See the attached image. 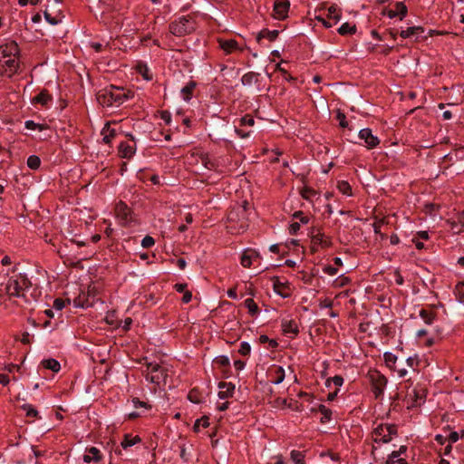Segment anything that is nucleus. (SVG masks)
I'll use <instances>...</instances> for the list:
<instances>
[{"label": "nucleus", "instance_id": "obj_16", "mask_svg": "<svg viewBox=\"0 0 464 464\" xmlns=\"http://www.w3.org/2000/svg\"><path fill=\"white\" fill-rule=\"evenodd\" d=\"M102 459L101 451L95 448L91 447L86 449V454L83 456V461L86 463H90L92 461L99 462Z\"/></svg>", "mask_w": 464, "mask_h": 464}, {"label": "nucleus", "instance_id": "obj_56", "mask_svg": "<svg viewBox=\"0 0 464 464\" xmlns=\"http://www.w3.org/2000/svg\"><path fill=\"white\" fill-rule=\"evenodd\" d=\"M397 452L392 451L389 456L385 462V464H396V460L398 459Z\"/></svg>", "mask_w": 464, "mask_h": 464}, {"label": "nucleus", "instance_id": "obj_31", "mask_svg": "<svg viewBox=\"0 0 464 464\" xmlns=\"http://www.w3.org/2000/svg\"><path fill=\"white\" fill-rule=\"evenodd\" d=\"M318 411L322 414L321 422L325 423L331 420L332 417V411L328 408H326L324 405L320 404L318 406Z\"/></svg>", "mask_w": 464, "mask_h": 464}, {"label": "nucleus", "instance_id": "obj_22", "mask_svg": "<svg viewBox=\"0 0 464 464\" xmlns=\"http://www.w3.org/2000/svg\"><path fill=\"white\" fill-rule=\"evenodd\" d=\"M140 441V438L139 436L133 437L131 434H125L122 441L121 442V446L122 449L126 450L127 448L131 447Z\"/></svg>", "mask_w": 464, "mask_h": 464}, {"label": "nucleus", "instance_id": "obj_1", "mask_svg": "<svg viewBox=\"0 0 464 464\" xmlns=\"http://www.w3.org/2000/svg\"><path fill=\"white\" fill-rule=\"evenodd\" d=\"M130 97H132L131 92H126L123 89L112 85L99 91L97 93V101L103 107H110L114 104L121 105Z\"/></svg>", "mask_w": 464, "mask_h": 464}, {"label": "nucleus", "instance_id": "obj_49", "mask_svg": "<svg viewBox=\"0 0 464 464\" xmlns=\"http://www.w3.org/2000/svg\"><path fill=\"white\" fill-rule=\"evenodd\" d=\"M155 244V240L150 236H146L141 240V246L145 248L150 247Z\"/></svg>", "mask_w": 464, "mask_h": 464}, {"label": "nucleus", "instance_id": "obj_7", "mask_svg": "<svg viewBox=\"0 0 464 464\" xmlns=\"http://www.w3.org/2000/svg\"><path fill=\"white\" fill-rule=\"evenodd\" d=\"M310 234L312 242L311 249L313 252L316 251V246H320L322 247H328L331 246V241L324 239V235L319 228L313 227Z\"/></svg>", "mask_w": 464, "mask_h": 464}, {"label": "nucleus", "instance_id": "obj_53", "mask_svg": "<svg viewBox=\"0 0 464 464\" xmlns=\"http://www.w3.org/2000/svg\"><path fill=\"white\" fill-rule=\"evenodd\" d=\"M44 14L45 20L53 25H55L60 22L59 19H57L56 17H53L47 11H45Z\"/></svg>", "mask_w": 464, "mask_h": 464}, {"label": "nucleus", "instance_id": "obj_48", "mask_svg": "<svg viewBox=\"0 0 464 464\" xmlns=\"http://www.w3.org/2000/svg\"><path fill=\"white\" fill-rule=\"evenodd\" d=\"M336 119L339 121V124L342 128H345L348 126L345 114L342 112L340 110L337 111Z\"/></svg>", "mask_w": 464, "mask_h": 464}, {"label": "nucleus", "instance_id": "obj_52", "mask_svg": "<svg viewBox=\"0 0 464 464\" xmlns=\"http://www.w3.org/2000/svg\"><path fill=\"white\" fill-rule=\"evenodd\" d=\"M65 306V301L62 298H56L53 301V308L57 311H61Z\"/></svg>", "mask_w": 464, "mask_h": 464}, {"label": "nucleus", "instance_id": "obj_46", "mask_svg": "<svg viewBox=\"0 0 464 464\" xmlns=\"http://www.w3.org/2000/svg\"><path fill=\"white\" fill-rule=\"evenodd\" d=\"M315 194H316L315 190L311 188H308V187H304L301 190V195L305 199H310Z\"/></svg>", "mask_w": 464, "mask_h": 464}, {"label": "nucleus", "instance_id": "obj_13", "mask_svg": "<svg viewBox=\"0 0 464 464\" xmlns=\"http://www.w3.org/2000/svg\"><path fill=\"white\" fill-rule=\"evenodd\" d=\"M115 212L117 218H120L122 222H128L130 220V209L124 202L120 201L116 205Z\"/></svg>", "mask_w": 464, "mask_h": 464}, {"label": "nucleus", "instance_id": "obj_29", "mask_svg": "<svg viewBox=\"0 0 464 464\" xmlns=\"http://www.w3.org/2000/svg\"><path fill=\"white\" fill-rule=\"evenodd\" d=\"M245 306L248 309V313L254 316L259 313V308L253 298H247L244 302Z\"/></svg>", "mask_w": 464, "mask_h": 464}, {"label": "nucleus", "instance_id": "obj_30", "mask_svg": "<svg viewBox=\"0 0 464 464\" xmlns=\"http://www.w3.org/2000/svg\"><path fill=\"white\" fill-rule=\"evenodd\" d=\"M21 409L25 411L26 417L39 418V412L33 405L25 403L21 406Z\"/></svg>", "mask_w": 464, "mask_h": 464}, {"label": "nucleus", "instance_id": "obj_50", "mask_svg": "<svg viewBox=\"0 0 464 464\" xmlns=\"http://www.w3.org/2000/svg\"><path fill=\"white\" fill-rule=\"evenodd\" d=\"M254 123H255V120L250 115H245L240 119V125L253 126Z\"/></svg>", "mask_w": 464, "mask_h": 464}, {"label": "nucleus", "instance_id": "obj_64", "mask_svg": "<svg viewBox=\"0 0 464 464\" xmlns=\"http://www.w3.org/2000/svg\"><path fill=\"white\" fill-rule=\"evenodd\" d=\"M192 294L190 291H185L182 296V302L188 304L191 301Z\"/></svg>", "mask_w": 464, "mask_h": 464}, {"label": "nucleus", "instance_id": "obj_60", "mask_svg": "<svg viewBox=\"0 0 464 464\" xmlns=\"http://www.w3.org/2000/svg\"><path fill=\"white\" fill-rule=\"evenodd\" d=\"M132 403L134 405L135 408H138V407H144V408H148V404L147 402L145 401H140L138 398H133L132 399Z\"/></svg>", "mask_w": 464, "mask_h": 464}, {"label": "nucleus", "instance_id": "obj_54", "mask_svg": "<svg viewBox=\"0 0 464 464\" xmlns=\"http://www.w3.org/2000/svg\"><path fill=\"white\" fill-rule=\"evenodd\" d=\"M385 431L389 434V437L392 435L397 434V427L394 424H385Z\"/></svg>", "mask_w": 464, "mask_h": 464}, {"label": "nucleus", "instance_id": "obj_61", "mask_svg": "<svg viewBox=\"0 0 464 464\" xmlns=\"http://www.w3.org/2000/svg\"><path fill=\"white\" fill-rule=\"evenodd\" d=\"M333 306V301L325 298L324 300L320 302L321 308H331Z\"/></svg>", "mask_w": 464, "mask_h": 464}, {"label": "nucleus", "instance_id": "obj_62", "mask_svg": "<svg viewBox=\"0 0 464 464\" xmlns=\"http://www.w3.org/2000/svg\"><path fill=\"white\" fill-rule=\"evenodd\" d=\"M406 362H407V364L411 368H414L415 366H417L419 364L418 359L416 357H409L406 360Z\"/></svg>", "mask_w": 464, "mask_h": 464}, {"label": "nucleus", "instance_id": "obj_23", "mask_svg": "<svg viewBox=\"0 0 464 464\" xmlns=\"http://www.w3.org/2000/svg\"><path fill=\"white\" fill-rule=\"evenodd\" d=\"M52 100V96L46 90H43L38 95H36L33 102L45 106Z\"/></svg>", "mask_w": 464, "mask_h": 464}, {"label": "nucleus", "instance_id": "obj_32", "mask_svg": "<svg viewBox=\"0 0 464 464\" xmlns=\"http://www.w3.org/2000/svg\"><path fill=\"white\" fill-rule=\"evenodd\" d=\"M420 316L424 320V322L427 324H430L434 321L436 314L432 311L421 309L420 311Z\"/></svg>", "mask_w": 464, "mask_h": 464}, {"label": "nucleus", "instance_id": "obj_41", "mask_svg": "<svg viewBox=\"0 0 464 464\" xmlns=\"http://www.w3.org/2000/svg\"><path fill=\"white\" fill-rule=\"evenodd\" d=\"M199 424H202V427L207 428L209 426L208 418V417H202L201 419H198L196 420L193 430L195 432L199 431Z\"/></svg>", "mask_w": 464, "mask_h": 464}, {"label": "nucleus", "instance_id": "obj_27", "mask_svg": "<svg viewBox=\"0 0 464 464\" xmlns=\"http://www.w3.org/2000/svg\"><path fill=\"white\" fill-rule=\"evenodd\" d=\"M196 88V82L194 81H190L181 89V93L184 96V100L188 102L191 99L192 92Z\"/></svg>", "mask_w": 464, "mask_h": 464}, {"label": "nucleus", "instance_id": "obj_6", "mask_svg": "<svg viewBox=\"0 0 464 464\" xmlns=\"http://www.w3.org/2000/svg\"><path fill=\"white\" fill-rule=\"evenodd\" d=\"M370 377L372 384V392L374 393V396L378 398L379 396H381L384 387L387 384V379L379 372H374L373 373L371 374Z\"/></svg>", "mask_w": 464, "mask_h": 464}, {"label": "nucleus", "instance_id": "obj_10", "mask_svg": "<svg viewBox=\"0 0 464 464\" xmlns=\"http://www.w3.org/2000/svg\"><path fill=\"white\" fill-rule=\"evenodd\" d=\"M359 137L364 140L369 149L375 148L380 143V140L372 135V130L369 128L361 130L359 131Z\"/></svg>", "mask_w": 464, "mask_h": 464}, {"label": "nucleus", "instance_id": "obj_58", "mask_svg": "<svg viewBox=\"0 0 464 464\" xmlns=\"http://www.w3.org/2000/svg\"><path fill=\"white\" fill-rule=\"evenodd\" d=\"M457 224L460 225L461 227H464V211L459 214L457 221L452 222V227H454Z\"/></svg>", "mask_w": 464, "mask_h": 464}, {"label": "nucleus", "instance_id": "obj_17", "mask_svg": "<svg viewBox=\"0 0 464 464\" xmlns=\"http://www.w3.org/2000/svg\"><path fill=\"white\" fill-rule=\"evenodd\" d=\"M269 375L273 377L271 380L273 384H280L285 379V370L281 366H276L269 372Z\"/></svg>", "mask_w": 464, "mask_h": 464}, {"label": "nucleus", "instance_id": "obj_40", "mask_svg": "<svg viewBox=\"0 0 464 464\" xmlns=\"http://www.w3.org/2000/svg\"><path fill=\"white\" fill-rule=\"evenodd\" d=\"M291 459L295 464H304V454L298 450H292Z\"/></svg>", "mask_w": 464, "mask_h": 464}, {"label": "nucleus", "instance_id": "obj_4", "mask_svg": "<svg viewBox=\"0 0 464 464\" xmlns=\"http://www.w3.org/2000/svg\"><path fill=\"white\" fill-rule=\"evenodd\" d=\"M169 30L174 35L182 36L195 30L194 22L188 16H182L169 24Z\"/></svg>", "mask_w": 464, "mask_h": 464}, {"label": "nucleus", "instance_id": "obj_57", "mask_svg": "<svg viewBox=\"0 0 464 464\" xmlns=\"http://www.w3.org/2000/svg\"><path fill=\"white\" fill-rule=\"evenodd\" d=\"M299 229H300V223L294 222L289 227V233L291 235H295V234H296L298 232Z\"/></svg>", "mask_w": 464, "mask_h": 464}, {"label": "nucleus", "instance_id": "obj_59", "mask_svg": "<svg viewBox=\"0 0 464 464\" xmlns=\"http://www.w3.org/2000/svg\"><path fill=\"white\" fill-rule=\"evenodd\" d=\"M284 286V285L282 283H280L278 280H276L274 282V289L276 293H278L279 295H281L282 296H285V295H284L282 292H281V288Z\"/></svg>", "mask_w": 464, "mask_h": 464}, {"label": "nucleus", "instance_id": "obj_8", "mask_svg": "<svg viewBox=\"0 0 464 464\" xmlns=\"http://www.w3.org/2000/svg\"><path fill=\"white\" fill-rule=\"evenodd\" d=\"M227 220L229 223L227 228L231 233H241L244 231L242 228H240L242 216L237 209H233L229 212Z\"/></svg>", "mask_w": 464, "mask_h": 464}, {"label": "nucleus", "instance_id": "obj_39", "mask_svg": "<svg viewBox=\"0 0 464 464\" xmlns=\"http://www.w3.org/2000/svg\"><path fill=\"white\" fill-rule=\"evenodd\" d=\"M455 293L459 301L464 304V282L459 283L456 285Z\"/></svg>", "mask_w": 464, "mask_h": 464}, {"label": "nucleus", "instance_id": "obj_20", "mask_svg": "<svg viewBox=\"0 0 464 464\" xmlns=\"http://www.w3.org/2000/svg\"><path fill=\"white\" fill-rule=\"evenodd\" d=\"M424 33V28L421 26H411L408 27L406 30H402L400 33V35L402 38H409L412 35H420Z\"/></svg>", "mask_w": 464, "mask_h": 464}, {"label": "nucleus", "instance_id": "obj_2", "mask_svg": "<svg viewBox=\"0 0 464 464\" xmlns=\"http://www.w3.org/2000/svg\"><path fill=\"white\" fill-rule=\"evenodd\" d=\"M32 283L25 274H18L15 276H11L5 285V292L12 297L24 298L26 302L24 290L31 287Z\"/></svg>", "mask_w": 464, "mask_h": 464}, {"label": "nucleus", "instance_id": "obj_9", "mask_svg": "<svg viewBox=\"0 0 464 464\" xmlns=\"http://www.w3.org/2000/svg\"><path fill=\"white\" fill-rule=\"evenodd\" d=\"M289 8V0H276L274 4L275 17L278 20L285 19L287 17Z\"/></svg>", "mask_w": 464, "mask_h": 464}, {"label": "nucleus", "instance_id": "obj_26", "mask_svg": "<svg viewBox=\"0 0 464 464\" xmlns=\"http://www.w3.org/2000/svg\"><path fill=\"white\" fill-rule=\"evenodd\" d=\"M247 206H248V203L246 201H244L242 206H239L237 208H236L242 216L240 228H242L243 230H246V227H248L247 218L246 216Z\"/></svg>", "mask_w": 464, "mask_h": 464}, {"label": "nucleus", "instance_id": "obj_44", "mask_svg": "<svg viewBox=\"0 0 464 464\" xmlns=\"http://www.w3.org/2000/svg\"><path fill=\"white\" fill-rule=\"evenodd\" d=\"M24 125H25L26 129L32 130H43L44 129H45V127L44 125L35 123L34 121H26Z\"/></svg>", "mask_w": 464, "mask_h": 464}, {"label": "nucleus", "instance_id": "obj_21", "mask_svg": "<svg viewBox=\"0 0 464 464\" xmlns=\"http://www.w3.org/2000/svg\"><path fill=\"white\" fill-rule=\"evenodd\" d=\"M119 154L121 158L129 159L134 154V148L126 142H121L119 146Z\"/></svg>", "mask_w": 464, "mask_h": 464}, {"label": "nucleus", "instance_id": "obj_34", "mask_svg": "<svg viewBox=\"0 0 464 464\" xmlns=\"http://www.w3.org/2000/svg\"><path fill=\"white\" fill-rule=\"evenodd\" d=\"M257 73L250 72L242 76L241 82L243 85H250L253 82L257 81Z\"/></svg>", "mask_w": 464, "mask_h": 464}, {"label": "nucleus", "instance_id": "obj_37", "mask_svg": "<svg viewBox=\"0 0 464 464\" xmlns=\"http://www.w3.org/2000/svg\"><path fill=\"white\" fill-rule=\"evenodd\" d=\"M201 162L208 169H215L218 167L216 161L209 158L208 155L201 158Z\"/></svg>", "mask_w": 464, "mask_h": 464}, {"label": "nucleus", "instance_id": "obj_42", "mask_svg": "<svg viewBox=\"0 0 464 464\" xmlns=\"http://www.w3.org/2000/svg\"><path fill=\"white\" fill-rule=\"evenodd\" d=\"M328 16L335 22L340 20L341 14L337 12V7L335 5H332L328 8Z\"/></svg>", "mask_w": 464, "mask_h": 464}, {"label": "nucleus", "instance_id": "obj_45", "mask_svg": "<svg viewBox=\"0 0 464 464\" xmlns=\"http://www.w3.org/2000/svg\"><path fill=\"white\" fill-rule=\"evenodd\" d=\"M252 264V255H249L247 252H244V254L241 256V265L244 267H250Z\"/></svg>", "mask_w": 464, "mask_h": 464}, {"label": "nucleus", "instance_id": "obj_3", "mask_svg": "<svg viewBox=\"0 0 464 464\" xmlns=\"http://www.w3.org/2000/svg\"><path fill=\"white\" fill-rule=\"evenodd\" d=\"M145 370L142 371L147 381L151 383L160 385L166 382L168 376L167 369L160 363L156 362H148L147 358H143Z\"/></svg>", "mask_w": 464, "mask_h": 464}, {"label": "nucleus", "instance_id": "obj_43", "mask_svg": "<svg viewBox=\"0 0 464 464\" xmlns=\"http://www.w3.org/2000/svg\"><path fill=\"white\" fill-rule=\"evenodd\" d=\"M214 362L221 367L229 366V359L225 355H220L215 358Z\"/></svg>", "mask_w": 464, "mask_h": 464}, {"label": "nucleus", "instance_id": "obj_36", "mask_svg": "<svg viewBox=\"0 0 464 464\" xmlns=\"http://www.w3.org/2000/svg\"><path fill=\"white\" fill-rule=\"evenodd\" d=\"M337 188H338L339 191L341 193H343V195H347V196L352 195V188L347 181H344V180L339 181Z\"/></svg>", "mask_w": 464, "mask_h": 464}, {"label": "nucleus", "instance_id": "obj_11", "mask_svg": "<svg viewBox=\"0 0 464 464\" xmlns=\"http://www.w3.org/2000/svg\"><path fill=\"white\" fill-rule=\"evenodd\" d=\"M218 397L222 400L228 399L233 396L235 385L232 382H221L218 384Z\"/></svg>", "mask_w": 464, "mask_h": 464}, {"label": "nucleus", "instance_id": "obj_33", "mask_svg": "<svg viewBox=\"0 0 464 464\" xmlns=\"http://www.w3.org/2000/svg\"><path fill=\"white\" fill-rule=\"evenodd\" d=\"M355 31H356V26L351 25L349 23L343 24L338 29V33L341 35L352 34H354Z\"/></svg>", "mask_w": 464, "mask_h": 464}, {"label": "nucleus", "instance_id": "obj_19", "mask_svg": "<svg viewBox=\"0 0 464 464\" xmlns=\"http://www.w3.org/2000/svg\"><path fill=\"white\" fill-rule=\"evenodd\" d=\"M282 328L285 334H297L299 332L298 326L294 320H284L282 322Z\"/></svg>", "mask_w": 464, "mask_h": 464}, {"label": "nucleus", "instance_id": "obj_5", "mask_svg": "<svg viewBox=\"0 0 464 464\" xmlns=\"http://www.w3.org/2000/svg\"><path fill=\"white\" fill-rule=\"evenodd\" d=\"M19 67L18 56H0V72L7 77L16 73Z\"/></svg>", "mask_w": 464, "mask_h": 464}, {"label": "nucleus", "instance_id": "obj_35", "mask_svg": "<svg viewBox=\"0 0 464 464\" xmlns=\"http://www.w3.org/2000/svg\"><path fill=\"white\" fill-rule=\"evenodd\" d=\"M40 165H41V160L38 156L31 155L27 159V166L31 169H37L40 167Z\"/></svg>", "mask_w": 464, "mask_h": 464}, {"label": "nucleus", "instance_id": "obj_55", "mask_svg": "<svg viewBox=\"0 0 464 464\" xmlns=\"http://www.w3.org/2000/svg\"><path fill=\"white\" fill-rule=\"evenodd\" d=\"M331 381L334 382V384L335 386H342L343 383V378L342 376H339V375H335L334 377H333L331 379ZM330 382V379H328L326 381V383H329Z\"/></svg>", "mask_w": 464, "mask_h": 464}, {"label": "nucleus", "instance_id": "obj_63", "mask_svg": "<svg viewBox=\"0 0 464 464\" xmlns=\"http://www.w3.org/2000/svg\"><path fill=\"white\" fill-rule=\"evenodd\" d=\"M324 270L329 276H335L338 272L337 268L333 267L331 266H325Z\"/></svg>", "mask_w": 464, "mask_h": 464}, {"label": "nucleus", "instance_id": "obj_12", "mask_svg": "<svg viewBox=\"0 0 464 464\" xmlns=\"http://www.w3.org/2000/svg\"><path fill=\"white\" fill-rule=\"evenodd\" d=\"M408 9L407 6L402 2H397L394 5V9H391L387 12V15L390 18H394L396 16H400V19L402 20L407 14Z\"/></svg>", "mask_w": 464, "mask_h": 464}, {"label": "nucleus", "instance_id": "obj_47", "mask_svg": "<svg viewBox=\"0 0 464 464\" xmlns=\"http://www.w3.org/2000/svg\"><path fill=\"white\" fill-rule=\"evenodd\" d=\"M251 351V347H250V344L247 343V342H242L241 344H240V348H239V353L241 355H247L249 354Z\"/></svg>", "mask_w": 464, "mask_h": 464}, {"label": "nucleus", "instance_id": "obj_38", "mask_svg": "<svg viewBox=\"0 0 464 464\" xmlns=\"http://www.w3.org/2000/svg\"><path fill=\"white\" fill-rule=\"evenodd\" d=\"M137 71L139 73H140L144 79L150 80L152 78L151 74L150 73L149 68L145 64L139 63L137 65Z\"/></svg>", "mask_w": 464, "mask_h": 464}, {"label": "nucleus", "instance_id": "obj_25", "mask_svg": "<svg viewBox=\"0 0 464 464\" xmlns=\"http://www.w3.org/2000/svg\"><path fill=\"white\" fill-rule=\"evenodd\" d=\"M277 36H278V31L277 30L269 31L267 29H264V30H262L258 34L257 41L259 42L261 39L266 38L270 42H273V41H275L277 38Z\"/></svg>", "mask_w": 464, "mask_h": 464}, {"label": "nucleus", "instance_id": "obj_24", "mask_svg": "<svg viewBox=\"0 0 464 464\" xmlns=\"http://www.w3.org/2000/svg\"><path fill=\"white\" fill-rule=\"evenodd\" d=\"M42 364L45 369L51 370L53 372H58L61 369L60 362L53 358L44 360Z\"/></svg>", "mask_w": 464, "mask_h": 464}, {"label": "nucleus", "instance_id": "obj_28", "mask_svg": "<svg viewBox=\"0 0 464 464\" xmlns=\"http://www.w3.org/2000/svg\"><path fill=\"white\" fill-rule=\"evenodd\" d=\"M413 395L411 393H408L410 397L413 396L415 405H420L422 401H424V398L426 396V391L424 389L412 391Z\"/></svg>", "mask_w": 464, "mask_h": 464}, {"label": "nucleus", "instance_id": "obj_15", "mask_svg": "<svg viewBox=\"0 0 464 464\" xmlns=\"http://www.w3.org/2000/svg\"><path fill=\"white\" fill-rule=\"evenodd\" d=\"M373 434L376 436L373 439L375 442L388 443L392 440V438L389 437V434H387V431H385V424L378 425L374 429Z\"/></svg>", "mask_w": 464, "mask_h": 464}, {"label": "nucleus", "instance_id": "obj_18", "mask_svg": "<svg viewBox=\"0 0 464 464\" xmlns=\"http://www.w3.org/2000/svg\"><path fill=\"white\" fill-rule=\"evenodd\" d=\"M219 44L221 49L227 53H230L239 49L237 42L234 39L220 40Z\"/></svg>", "mask_w": 464, "mask_h": 464}, {"label": "nucleus", "instance_id": "obj_51", "mask_svg": "<svg viewBox=\"0 0 464 464\" xmlns=\"http://www.w3.org/2000/svg\"><path fill=\"white\" fill-rule=\"evenodd\" d=\"M385 362L388 365H391L392 363L394 364L397 361V356L391 353H384Z\"/></svg>", "mask_w": 464, "mask_h": 464}, {"label": "nucleus", "instance_id": "obj_14", "mask_svg": "<svg viewBox=\"0 0 464 464\" xmlns=\"http://www.w3.org/2000/svg\"><path fill=\"white\" fill-rule=\"evenodd\" d=\"M19 47L14 42H11L0 47V56H18Z\"/></svg>", "mask_w": 464, "mask_h": 464}]
</instances>
